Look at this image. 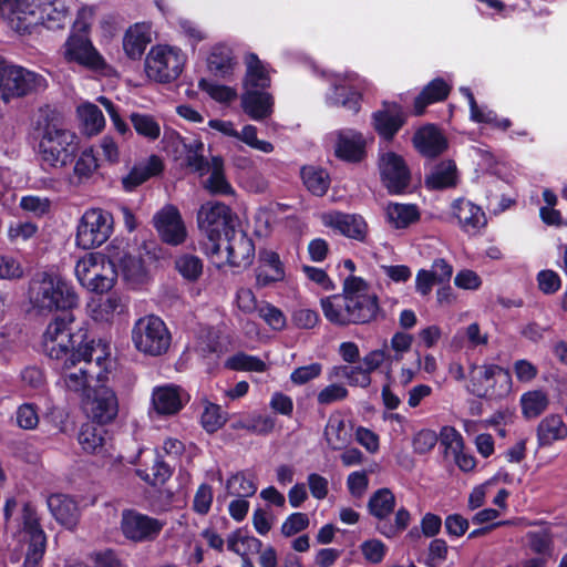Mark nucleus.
<instances>
[{
    "label": "nucleus",
    "instance_id": "obj_35",
    "mask_svg": "<svg viewBox=\"0 0 567 567\" xmlns=\"http://www.w3.org/2000/svg\"><path fill=\"white\" fill-rule=\"evenodd\" d=\"M364 153V140L358 132L347 130L338 134L336 154L338 157L357 162L360 161Z\"/></svg>",
    "mask_w": 567,
    "mask_h": 567
},
{
    "label": "nucleus",
    "instance_id": "obj_45",
    "mask_svg": "<svg viewBox=\"0 0 567 567\" xmlns=\"http://www.w3.org/2000/svg\"><path fill=\"white\" fill-rule=\"evenodd\" d=\"M208 172H210V176L207 178L205 187L212 194L230 195L234 193L231 185L224 175V161L221 157H212Z\"/></svg>",
    "mask_w": 567,
    "mask_h": 567
},
{
    "label": "nucleus",
    "instance_id": "obj_29",
    "mask_svg": "<svg viewBox=\"0 0 567 567\" xmlns=\"http://www.w3.org/2000/svg\"><path fill=\"white\" fill-rule=\"evenodd\" d=\"M404 118L400 106L384 103L383 109L373 114V126L384 138L390 140L403 125Z\"/></svg>",
    "mask_w": 567,
    "mask_h": 567
},
{
    "label": "nucleus",
    "instance_id": "obj_59",
    "mask_svg": "<svg viewBox=\"0 0 567 567\" xmlns=\"http://www.w3.org/2000/svg\"><path fill=\"white\" fill-rule=\"evenodd\" d=\"M319 313L309 308H297L291 313V322L298 329H312L319 323Z\"/></svg>",
    "mask_w": 567,
    "mask_h": 567
},
{
    "label": "nucleus",
    "instance_id": "obj_25",
    "mask_svg": "<svg viewBox=\"0 0 567 567\" xmlns=\"http://www.w3.org/2000/svg\"><path fill=\"white\" fill-rule=\"evenodd\" d=\"M452 209L458 225L466 233H476L486 225V216L483 209L467 199H456Z\"/></svg>",
    "mask_w": 567,
    "mask_h": 567
},
{
    "label": "nucleus",
    "instance_id": "obj_26",
    "mask_svg": "<svg viewBox=\"0 0 567 567\" xmlns=\"http://www.w3.org/2000/svg\"><path fill=\"white\" fill-rule=\"evenodd\" d=\"M47 505L58 523L73 528L80 518V509L76 502L65 494H52L47 499Z\"/></svg>",
    "mask_w": 567,
    "mask_h": 567
},
{
    "label": "nucleus",
    "instance_id": "obj_36",
    "mask_svg": "<svg viewBox=\"0 0 567 567\" xmlns=\"http://www.w3.org/2000/svg\"><path fill=\"white\" fill-rule=\"evenodd\" d=\"M536 432L540 446H549L556 441L567 439V425L558 414L544 417L537 425Z\"/></svg>",
    "mask_w": 567,
    "mask_h": 567
},
{
    "label": "nucleus",
    "instance_id": "obj_30",
    "mask_svg": "<svg viewBox=\"0 0 567 567\" xmlns=\"http://www.w3.org/2000/svg\"><path fill=\"white\" fill-rule=\"evenodd\" d=\"M413 143L415 148L426 157L442 154L447 146L445 137L433 125L420 128L413 137Z\"/></svg>",
    "mask_w": 567,
    "mask_h": 567
},
{
    "label": "nucleus",
    "instance_id": "obj_19",
    "mask_svg": "<svg viewBox=\"0 0 567 567\" xmlns=\"http://www.w3.org/2000/svg\"><path fill=\"white\" fill-rule=\"evenodd\" d=\"M153 223L159 238L164 243L178 246L186 240V226L177 207L165 205L154 215Z\"/></svg>",
    "mask_w": 567,
    "mask_h": 567
},
{
    "label": "nucleus",
    "instance_id": "obj_61",
    "mask_svg": "<svg viewBox=\"0 0 567 567\" xmlns=\"http://www.w3.org/2000/svg\"><path fill=\"white\" fill-rule=\"evenodd\" d=\"M348 396V390L338 383L329 384L323 388L317 395V401L321 405H329L334 402L344 400Z\"/></svg>",
    "mask_w": 567,
    "mask_h": 567
},
{
    "label": "nucleus",
    "instance_id": "obj_57",
    "mask_svg": "<svg viewBox=\"0 0 567 567\" xmlns=\"http://www.w3.org/2000/svg\"><path fill=\"white\" fill-rule=\"evenodd\" d=\"M237 140L241 141L249 147L260 151L262 153H271L274 145L268 141H262L257 137V127L254 125H245L241 132H238Z\"/></svg>",
    "mask_w": 567,
    "mask_h": 567
},
{
    "label": "nucleus",
    "instance_id": "obj_27",
    "mask_svg": "<svg viewBox=\"0 0 567 567\" xmlns=\"http://www.w3.org/2000/svg\"><path fill=\"white\" fill-rule=\"evenodd\" d=\"M241 107L254 121L269 117L274 111L271 94L259 90H245L241 95Z\"/></svg>",
    "mask_w": 567,
    "mask_h": 567
},
{
    "label": "nucleus",
    "instance_id": "obj_39",
    "mask_svg": "<svg viewBox=\"0 0 567 567\" xmlns=\"http://www.w3.org/2000/svg\"><path fill=\"white\" fill-rule=\"evenodd\" d=\"M276 426V419L268 414L251 413L236 420L231 427L234 430H245L251 434L266 436L270 434Z\"/></svg>",
    "mask_w": 567,
    "mask_h": 567
},
{
    "label": "nucleus",
    "instance_id": "obj_33",
    "mask_svg": "<svg viewBox=\"0 0 567 567\" xmlns=\"http://www.w3.org/2000/svg\"><path fill=\"white\" fill-rule=\"evenodd\" d=\"M246 74L244 79L245 90L264 91L270 86V75L267 66L259 60L257 54L248 53L245 56Z\"/></svg>",
    "mask_w": 567,
    "mask_h": 567
},
{
    "label": "nucleus",
    "instance_id": "obj_3",
    "mask_svg": "<svg viewBox=\"0 0 567 567\" xmlns=\"http://www.w3.org/2000/svg\"><path fill=\"white\" fill-rule=\"evenodd\" d=\"M93 343L94 340L86 342L84 350L78 349L79 354L56 362V369L60 371L59 384L66 392L81 399L106 378L101 367V357L93 361L95 351Z\"/></svg>",
    "mask_w": 567,
    "mask_h": 567
},
{
    "label": "nucleus",
    "instance_id": "obj_37",
    "mask_svg": "<svg viewBox=\"0 0 567 567\" xmlns=\"http://www.w3.org/2000/svg\"><path fill=\"white\" fill-rule=\"evenodd\" d=\"M78 440L83 451L87 453L105 455L109 452L110 443L106 439V432L102 427L84 424L81 427Z\"/></svg>",
    "mask_w": 567,
    "mask_h": 567
},
{
    "label": "nucleus",
    "instance_id": "obj_18",
    "mask_svg": "<svg viewBox=\"0 0 567 567\" xmlns=\"http://www.w3.org/2000/svg\"><path fill=\"white\" fill-rule=\"evenodd\" d=\"M230 267L247 268L255 257V245L243 230H230L221 238V252L214 257H223Z\"/></svg>",
    "mask_w": 567,
    "mask_h": 567
},
{
    "label": "nucleus",
    "instance_id": "obj_10",
    "mask_svg": "<svg viewBox=\"0 0 567 567\" xmlns=\"http://www.w3.org/2000/svg\"><path fill=\"white\" fill-rule=\"evenodd\" d=\"M512 377L497 364L474 365L470 372L468 391L477 398L498 400L512 391Z\"/></svg>",
    "mask_w": 567,
    "mask_h": 567
},
{
    "label": "nucleus",
    "instance_id": "obj_56",
    "mask_svg": "<svg viewBox=\"0 0 567 567\" xmlns=\"http://www.w3.org/2000/svg\"><path fill=\"white\" fill-rule=\"evenodd\" d=\"M198 87L206 92L213 100L219 103H227L236 99L237 93L234 89L202 79Z\"/></svg>",
    "mask_w": 567,
    "mask_h": 567
},
{
    "label": "nucleus",
    "instance_id": "obj_11",
    "mask_svg": "<svg viewBox=\"0 0 567 567\" xmlns=\"http://www.w3.org/2000/svg\"><path fill=\"white\" fill-rule=\"evenodd\" d=\"M132 340L140 352L158 357L168 351L172 336L166 323L159 317L150 315L135 322Z\"/></svg>",
    "mask_w": 567,
    "mask_h": 567
},
{
    "label": "nucleus",
    "instance_id": "obj_47",
    "mask_svg": "<svg viewBox=\"0 0 567 567\" xmlns=\"http://www.w3.org/2000/svg\"><path fill=\"white\" fill-rule=\"evenodd\" d=\"M78 114L85 133L89 135L97 134L104 127V116L96 105L91 103L82 104L78 107Z\"/></svg>",
    "mask_w": 567,
    "mask_h": 567
},
{
    "label": "nucleus",
    "instance_id": "obj_21",
    "mask_svg": "<svg viewBox=\"0 0 567 567\" xmlns=\"http://www.w3.org/2000/svg\"><path fill=\"white\" fill-rule=\"evenodd\" d=\"M321 221L340 235L358 241H365L369 227L364 218L357 214L329 212L321 216Z\"/></svg>",
    "mask_w": 567,
    "mask_h": 567
},
{
    "label": "nucleus",
    "instance_id": "obj_14",
    "mask_svg": "<svg viewBox=\"0 0 567 567\" xmlns=\"http://www.w3.org/2000/svg\"><path fill=\"white\" fill-rule=\"evenodd\" d=\"M47 87L45 79L20 65L0 66V96L6 103Z\"/></svg>",
    "mask_w": 567,
    "mask_h": 567
},
{
    "label": "nucleus",
    "instance_id": "obj_2",
    "mask_svg": "<svg viewBox=\"0 0 567 567\" xmlns=\"http://www.w3.org/2000/svg\"><path fill=\"white\" fill-rule=\"evenodd\" d=\"M68 9L60 0H4V21L17 33H31L38 25L61 29Z\"/></svg>",
    "mask_w": 567,
    "mask_h": 567
},
{
    "label": "nucleus",
    "instance_id": "obj_48",
    "mask_svg": "<svg viewBox=\"0 0 567 567\" xmlns=\"http://www.w3.org/2000/svg\"><path fill=\"white\" fill-rule=\"evenodd\" d=\"M301 176L306 187L317 196H322L329 188V176L326 171L313 166H306L301 169Z\"/></svg>",
    "mask_w": 567,
    "mask_h": 567
},
{
    "label": "nucleus",
    "instance_id": "obj_32",
    "mask_svg": "<svg viewBox=\"0 0 567 567\" xmlns=\"http://www.w3.org/2000/svg\"><path fill=\"white\" fill-rule=\"evenodd\" d=\"M152 42V27L147 22H138L125 32L123 48L131 59H138L147 44Z\"/></svg>",
    "mask_w": 567,
    "mask_h": 567
},
{
    "label": "nucleus",
    "instance_id": "obj_16",
    "mask_svg": "<svg viewBox=\"0 0 567 567\" xmlns=\"http://www.w3.org/2000/svg\"><path fill=\"white\" fill-rule=\"evenodd\" d=\"M82 405L86 415L99 424L111 423L118 413L117 396L103 382L82 399Z\"/></svg>",
    "mask_w": 567,
    "mask_h": 567
},
{
    "label": "nucleus",
    "instance_id": "obj_24",
    "mask_svg": "<svg viewBox=\"0 0 567 567\" xmlns=\"http://www.w3.org/2000/svg\"><path fill=\"white\" fill-rule=\"evenodd\" d=\"M358 83V87H363L364 80H360L359 75L353 72H347L343 75H338L333 82L334 93L330 97L332 104L342 105L353 113L360 110V94L357 91H351L346 94V84Z\"/></svg>",
    "mask_w": 567,
    "mask_h": 567
},
{
    "label": "nucleus",
    "instance_id": "obj_53",
    "mask_svg": "<svg viewBox=\"0 0 567 567\" xmlns=\"http://www.w3.org/2000/svg\"><path fill=\"white\" fill-rule=\"evenodd\" d=\"M226 423V415L220 406L212 402H205L202 414V425L208 433L218 431Z\"/></svg>",
    "mask_w": 567,
    "mask_h": 567
},
{
    "label": "nucleus",
    "instance_id": "obj_50",
    "mask_svg": "<svg viewBox=\"0 0 567 567\" xmlns=\"http://www.w3.org/2000/svg\"><path fill=\"white\" fill-rule=\"evenodd\" d=\"M121 270L124 279L134 285L146 278V268L140 256L125 255L121 259Z\"/></svg>",
    "mask_w": 567,
    "mask_h": 567
},
{
    "label": "nucleus",
    "instance_id": "obj_5",
    "mask_svg": "<svg viewBox=\"0 0 567 567\" xmlns=\"http://www.w3.org/2000/svg\"><path fill=\"white\" fill-rule=\"evenodd\" d=\"M29 300L39 312H51L75 307L79 297L74 288L62 277L43 272L31 280Z\"/></svg>",
    "mask_w": 567,
    "mask_h": 567
},
{
    "label": "nucleus",
    "instance_id": "obj_58",
    "mask_svg": "<svg viewBox=\"0 0 567 567\" xmlns=\"http://www.w3.org/2000/svg\"><path fill=\"white\" fill-rule=\"evenodd\" d=\"M257 313L274 330H282L286 327L284 312L269 302L261 301Z\"/></svg>",
    "mask_w": 567,
    "mask_h": 567
},
{
    "label": "nucleus",
    "instance_id": "obj_63",
    "mask_svg": "<svg viewBox=\"0 0 567 567\" xmlns=\"http://www.w3.org/2000/svg\"><path fill=\"white\" fill-rule=\"evenodd\" d=\"M309 526V517L305 513H292L281 525L282 535L290 537Z\"/></svg>",
    "mask_w": 567,
    "mask_h": 567
},
{
    "label": "nucleus",
    "instance_id": "obj_9",
    "mask_svg": "<svg viewBox=\"0 0 567 567\" xmlns=\"http://www.w3.org/2000/svg\"><path fill=\"white\" fill-rule=\"evenodd\" d=\"M78 281L92 292L103 293L112 289L117 278L114 264L101 252H89L74 267Z\"/></svg>",
    "mask_w": 567,
    "mask_h": 567
},
{
    "label": "nucleus",
    "instance_id": "obj_41",
    "mask_svg": "<svg viewBox=\"0 0 567 567\" xmlns=\"http://www.w3.org/2000/svg\"><path fill=\"white\" fill-rule=\"evenodd\" d=\"M522 414L526 420H533L543 414L549 406L548 393L542 389L529 390L519 400Z\"/></svg>",
    "mask_w": 567,
    "mask_h": 567
},
{
    "label": "nucleus",
    "instance_id": "obj_1",
    "mask_svg": "<svg viewBox=\"0 0 567 567\" xmlns=\"http://www.w3.org/2000/svg\"><path fill=\"white\" fill-rule=\"evenodd\" d=\"M326 319L339 327L374 321L380 311L377 295L361 277L350 275L343 281L342 293L320 300Z\"/></svg>",
    "mask_w": 567,
    "mask_h": 567
},
{
    "label": "nucleus",
    "instance_id": "obj_51",
    "mask_svg": "<svg viewBox=\"0 0 567 567\" xmlns=\"http://www.w3.org/2000/svg\"><path fill=\"white\" fill-rule=\"evenodd\" d=\"M175 267L183 278L196 281L203 274V261L194 255H183L175 260Z\"/></svg>",
    "mask_w": 567,
    "mask_h": 567
},
{
    "label": "nucleus",
    "instance_id": "obj_42",
    "mask_svg": "<svg viewBox=\"0 0 567 567\" xmlns=\"http://www.w3.org/2000/svg\"><path fill=\"white\" fill-rule=\"evenodd\" d=\"M207 63L208 69L221 78L230 75L236 64L231 49L224 44L215 45L212 49Z\"/></svg>",
    "mask_w": 567,
    "mask_h": 567
},
{
    "label": "nucleus",
    "instance_id": "obj_44",
    "mask_svg": "<svg viewBox=\"0 0 567 567\" xmlns=\"http://www.w3.org/2000/svg\"><path fill=\"white\" fill-rule=\"evenodd\" d=\"M425 184L431 189H442L456 184V166L452 161L437 164L425 178Z\"/></svg>",
    "mask_w": 567,
    "mask_h": 567
},
{
    "label": "nucleus",
    "instance_id": "obj_20",
    "mask_svg": "<svg viewBox=\"0 0 567 567\" xmlns=\"http://www.w3.org/2000/svg\"><path fill=\"white\" fill-rule=\"evenodd\" d=\"M379 167L383 184L390 193L400 194L409 186L410 172L400 155L393 152L382 154Z\"/></svg>",
    "mask_w": 567,
    "mask_h": 567
},
{
    "label": "nucleus",
    "instance_id": "obj_13",
    "mask_svg": "<svg viewBox=\"0 0 567 567\" xmlns=\"http://www.w3.org/2000/svg\"><path fill=\"white\" fill-rule=\"evenodd\" d=\"M186 61L187 56L179 48L158 44L146 55L145 72L150 80L169 83L182 74Z\"/></svg>",
    "mask_w": 567,
    "mask_h": 567
},
{
    "label": "nucleus",
    "instance_id": "obj_31",
    "mask_svg": "<svg viewBox=\"0 0 567 567\" xmlns=\"http://www.w3.org/2000/svg\"><path fill=\"white\" fill-rule=\"evenodd\" d=\"M324 440L331 450L339 451L351 442V425L339 412L330 414L323 431Z\"/></svg>",
    "mask_w": 567,
    "mask_h": 567
},
{
    "label": "nucleus",
    "instance_id": "obj_38",
    "mask_svg": "<svg viewBox=\"0 0 567 567\" xmlns=\"http://www.w3.org/2000/svg\"><path fill=\"white\" fill-rule=\"evenodd\" d=\"M451 86L443 79H434L415 97L414 114L422 115L429 104L445 100Z\"/></svg>",
    "mask_w": 567,
    "mask_h": 567
},
{
    "label": "nucleus",
    "instance_id": "obj_8",
    "mask_svg": "<svg viewBox=\"0 0 567 567\" xmlns=\"http://www.w3.org/2000/svg\"><path fill=\"white\" fill-rule=\"evenodd\" d=\"M197 223L208 239L207 251L214 258L221 252V238L235 229L231 209L220 202H207L198 210Z\"/></svg>",
    "mask_w": 567,
    "mask_h": 567
},
{
    "label": "nucleus",
    "instance_id": "obj_15",
    "mask_svg": "<svg viewBox=\"0 0 567 567\" xmlns=\"http://www.w3.org/2000/svg\"><path fill=\"white\" fill-rule=\"evenodd\" d=\"M113 216L102 208L86 209L79 219L75 245L82 249L100 247L113 233Z\"/></svg>",
    "mask_w": 567,
    "mask_h": 567
},
{
    "label": "nucleus",
    "instance_id": "obj_55",
    "mask_svg": "<svg viewBox=\"0 0 567 567\" xmlns=\"http://www.w3.org/2000/svg\"><path fill=\"white\" fill-rule=\"evenodd\" d=\"M186 150L187 165L202 175L207 173L210 162H207L203 155L204 144L199 141H193L186 145Z\"/></svg>",
    "mask_w": 567,
    "mask_h": 567
},
{
    "label": "nucleus",
    "instance_id": "obj_7",
    "mask_svg": "<svg viewBox=\"0 0 567 567\" xmlns=\"http://www.w3.org/2000/svg\"><path fill=\"white\" fill-rule=\"evenodd\" d=\"M13 539L21 553L24 554V567H41L45 553L47 536L40 524V517L30 503L21 508L19 524L13 533Z\"/></svg>",
    "mask_w": 567,
    "mask_h": 567
},
{
    "label": "nucleus",
    "instance_id": "obj_52",
    "mask_svg": "<svg viewBox=\"0 0 567 567\" xmlns=\"http://www.w3.org/2000/svg\"><path fill=\"white\" fill-rule=\"evenodd\" d=\"M226 488L230 495L244 498L252 496L257 491L254 481L243 473L231 476L227 481Z\"/></svg>",
    "mask_w": 567,
    "mask_h": 567
},
{
    "label": "nucleus",
    "instance_id": "obj_34",
    "mask_svg": "<svg viewBox=\"0 0 567 567\" xmlns=\"http://www.w3.org/2000/svg\"><path fill=\"white\" fill-rule=\"evenodd\" d=\"M163 169V163L156 155H152L145 163L135 165L127 175L122 178L123 188L126 192L134 190L150 177L157 175Z\"/></svg>",
    "mask_w": 567,
    "mask_h": 567
},
{
    "label": "nucleus",
    "instance_id": "obj_12",
    "mask_svg": "<svg viewBox=\"0 0 567 567\" xmlns=\"http://www.w3.org/2000/svg\"><path fill=\"white\" fill-rule=\"evenodd\" d=\"M395 505V496L389 488H380L374 492L368 503L370 514L379 519L377 524L378 532L386 538H393L401 534L411 522L410 512L404 507L396 511L393 523L386 520L388 516L393 513Z\"/></svg>",
    "mask_w": 567,
    "mask_h": 567
},
{
    "label": "nucleus",
    "instance_id": "obj_46",
    "mask_svg": "<svg viewBox=\"0 0 567 567\" xmlns=\"http://www.w3.org/2000/svg\"><path fill=\"white\" fill-rule=\"evenodd\" d=\"M97 167V158L95 157L93 150H84L74 164L71 183L79 185L89 181L96 172Z\"/></svg>",
    "mask_w": 567,
    "mask_h": 567
},
{
    "label": "nucleus",
    "instance_id": "obj_4",
    "mask_svg": "<svg viewBox=\"0 0 567 567\" xmlns=\"http://www.w3.org/2000/svg\"><path fill=\"white\" fill-rule=\"evenodd\" d=\"M79 137L54 113L48 114L40 123L39 155L42 165L63 168L75 157Z\"/></svg>",
    "mask_w": 567,
    "mask_h": 567
},
{
    "label": "nucleus",
    "instance_id": "obj_64",
    "mask_svg": "<svg viewBox=\"0 0 567 567\" xmlns=\"http://www.w3.org/2000/svg\"><path fill=\"white\" fill-rule=\"evenodd\" d=\"M363 557L371 564L380 563L386 551L385 545L379 539H369L360 546Z\"/></svg>",
    "mask_w": 567,
    "mask_h": 567
},
{
    "label": "nucleus",
    "instance_id": "obj_17",
    "mask_svg": "<svg viewBox=\"0 0 567 567\" xmlns=\"http://www.w3.org/2000/svg\"><path fill=\"white\" fill-rule=\"evenodd\" d=\"M165 525L164 520L134 509H125L122 513L121 530L125 538L134 543L155 540Z\"/></svg>",
    "mask_w": 567,
    "mask_h": 567
},
{
    "label": "nucleus",
    "instance_id": "obj_22",
    "mask_svg": "<svg viewBox=\"0 0 567 567\" xmlns=\"http://www.w3.org/2000/svg\"><path fill=\"white\" fill-rule=\"evenodd\" d=\"M64 59L91 69H101L103 58L94 49L91 41L83 34H71L64 44Z\"/></svg>",
    "mask_w": 567,
    "mask_h": 567
},
{
    "label": "nucleus",
    "instance_id": "obj_54",
    "mask_svg": "<svg viewBox=\"0 0 567 567\" xmlns=\"http://www.w3.org/2000/svg\"><path fill=\"white\" fill-rule=\"evenodd\" d=\"M226 365L233 370L264 372L266 363L255 355L237 353L228 358Z\"/></svg>",
    "mask_w": 567,
    "mask_h": 567
},
{
    "label": "nucleus",
    "instance_id": "obj_6",
    "mask_svg": "<svg viewBox=\"0 0 567 567\" xmlns=\"http://www.w3.org/2000/svg\"><path fill=\"white\" fill-rule=\"evenodd\" d=\"M73 323V315L63 312L48 324L42 343L44 352L51 360L58 362L79 354V348L84 350L85 333L82 330L74 332Z\"/></svg>",
    "mask_w": 567,
    "mask_h": 567
},
{
    "label": "nucleus",
    "instance_id": "obj_28",
    "mask_svg": "<svg viewBox=\"0 0 567 567\" xmlns=\"http://www.w3.org/2000/svg\"><path fill=\"white\" fill-rule=\"evenodd\" d=\"M260 266L256 274L258 287H267L285 278L284 265L276 251L264 249L259 252Z\"/></svg>",
    "mask_w": 567,
    "mask_h": 567
},
{
    "label": "nucleus",
    "instance_id": "obj_62",
    "mask_svg": "<svg viewBox=\"0 0 567 567\" xmlns=\"http://www.w3.org/2000/svg\"><path fill=\"white\" fill-rule=\"evenodd\" d=\"M447 550V544L444 539H433L429 546V553L425 560L426 565L430 567H437L442 565L446 559Z\"/></svg>",
    "mask_w": 567,
    "mask_h": 567
},
{
    "label": "nucleus",
    "instance_id": "obj_49",
    "mask_svg": "<svg viewBox=\"0 0 567 567\" xmlns=\"http://www.w3.org/2000/svg\"><path fill=\"white\" fill-rule=\"evenodd\" d=\"M136 133L147 140L155 141L161 135V125L151 114L132 113L130 116Z\"/></svg>",
    "mask_w": 567,
    "mask_h": 567
},
{
    "label": "nucleus",
    "instance_id": "obj_23",
    "mask_svg": "<svg viewBox=\"0 0 567 567\" xmlns=\"http://www.w3.org/2000/svg\"><path fill=\"white\" fill-rule=\"evenodd\" d=\"M187 395L176 385H164L153 390L152 404L154 410L162 415H173L182 410Z\"/></svg>",
    "mask_w": 567,
    "mask_h": 567
},
{
    "label": "nucleus",
    "instance_id": "obj_43",
    "mask_svg": "<svg viewBox=\"0 0 567 567\" xmlns=\"http://www.w3.org/2000/svg\"><path fill=\"white\" fill-rule=\"evenodd\" d=\"M91 317L96 321H110L115 313L124 311V303L117 296L93 299L87 305Z\"/></svg>",
    "mask_w": 567,
    "mask_h": 567
},
{
    "label": "nucleus",
    "instance_id": "obj_40",
    "mask_svg": "<svg viewBox=\"0 0 567 567\" xmlns=\"http://www.w3.org/2000/svg\"><path fill=\"white\" fill-rule=\"evenodd\" d=\"M385 215L390 226L396 229L406 228L420 218L417 207L411 204L390 203Z\"/></svg>",
    "mask_w": 567,
    "mask_h": 567
},
{
    "label": "nucleus",
    "instance_id": "obj_60",
    "mask_svg": "<svg viewBox=\"0 0 567 567\" xmlns=\"http://www.w3.org/2000/svg\"><path fill=\"white\" fill-rule=\"evenodd\" d=\"M213 488L208 484H202L197 488L194 499L193 509L199 515H206L210 511L213 504Z\"/></svg>",
    "mask_w": 567,
    "mask_h": 567
}]
</instances>
